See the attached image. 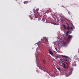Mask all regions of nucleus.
Listing matches in <instances>:
<instances>
[{
    "instance_id": "obj_1",
    "label": "nucleus",
    "mask_w": 79,
    "mask_h": 79,
    "mask_svg": "<svg viewBox=\"0 0 79 79\" xmlns=\"http://www.w3.org/2000/svg\"><path fill=\"white\" fill-rule=\"evenodd\" d=\"M62 64V65H64V67H65L66 68H69V64L66 62L64 63H62V64Z\"/></svg>"
},
{
    "instance_id": "obj_2",
    "label": "nucleus",
    "mask_w": 79,
    "mask_h": 79,
    "mask_svg": "<svg viewBox=\"0 0 79 79\" xmlns=\"http://www.w3.org/2000/svg\"><path fill=\"white\" fill-rule=\"evenodd\" d=\"M48 40L46 37H44V39L42 41V42L44 44H46L47 42H48Z\"/></svg>"
},
{
    "instance_id": "obj_3",
    "label": "nucleus",
    "mask_w": 79,
    "mask_h": 79,
    "mask_svg": "<svg viewBox=\"0 0 79 79\" xmlns=\"http://www.w3.org/2000/svg\"><path fill=\"white\" fill-rule=\"evenodd\" d=\"M62 60H63L65 61H68V60H67V59H60V60L59 61L60 62V64H62V62H61L62 61Z\"/></svg>"
},
{
    "instance_id": "obj_4",
    "label": "nucleus",
    "mask_w": 79,
    "mask_h": 79,
    "mask_svg": "<svg viewBox=\"0 0 79 79\" xmlns=\"http://www.w3.org/2000/svg\"><path fill=\"white\" fill-rule=\"evenodd\" d=\"M72 37V36L71 35H69V36L68 37V41H70V39H71Z\"/></svg>"
},
{
    "instance_id": "obj_5",
    "label": "nucleus",
    "mask_w": 79,
    "mask_h": 79,
    "mask_svg": "<svg viewBox=\"0 0 79 79\" xmlns=\"http://www.w3.org/2000/svg\"><path fill=\"white\" fill-rule=\"evenodd\" d=\"M70 32V34H71L72 32L70 31H68V32L66 33V35H68V34H69V32Z\"/></svg>"
},
{
    "instance_id": "obj_6",
    "label": "nucleus",
    "mask_w": 79,
    "mask_h": 79,
    "mask_svg": "<svg viewBox=\"0 0 79 79\" xmlns=\"http://www.w3.org/2000/svg\"><path fill=\"white\" fill-rule=\"evenodd\" d=\"M49 54H50V55H53V52H52V51H49Z\"/></svg>"
},
{
    "instance_id": "obj_7",
    "label": "nucleus",
    "mask_w": 79,
    "mask_h": 79,
    "mask_svg": "<svg viewBox=\"0 0 79 79\" xmlns=\"http://www.w3.org/2000/svg\"><path fill=\"white\" fill-rule=\"evenodd\" d=\"M62 57H63L65 58H69V57H68V56H63Z\"/></svg>"
},
{
    "instance_id": "obj_8",
    "label": "nucleus",
    "mask_w": 79,
    "mask_h": 79,
    "mask_svg": "<svg viewBox=\"0 0 79 79\" xmlns=\"http://www.w3.org/2000/svg\"><path fill=\"white\" fill-rule=\"evenodd\" d=\"M39 69H40L41 70H43L45 72V71H44V70H43L42 69V67H39Z\"/></svg>"
},
{
    "instance_id": "obj_9",
    "label": "nucleus",
    "mask_w": 79,
    "mask_h": 79,
    "mask_svg": "<svg viewBox=\"0 0 79 79\" xmlns=\"http://www.w3.org/2000/svg\"><path fill=\"white\" fill-rule=\"evenodd\" d=\"M50 23L52 24L53 25H56V23H52V22H51Z\"/></svg>"
},
{
    "instance_id": "obj_10",
    "label": "nucleus",
    "mask_w": 79,
    "mask_h": 79,
    "mask_svg": "<svg viewBox=\"0 0 79 79\" xmlns=\"http://www.w3.org/2000/svg\"><path fill=\"white\" fill-rule=\"evenodd\" d=\"M63 27H64V29H66V26H65V25H63Z\"/></svg>"
},
{
    "instance_id": "obj_11",
    "label": "nucleus",
    "mask_w": 79,
    "mask_h": 79,
    "mask_svg": "<svg viewBox=\"0 0 79 79\" xmlns=\"http://www.w3.org/2000/svg\"><path fill=\"white\" fill-rule=\"evenodd\" d=\"M70 73H69L68 74H66V76L68 77V76H70Z\"/></svg>"
},
{
    "instance_id": "obj_12",
    "label": "nucleus",
    "mask_w": 79,
    "mask_h": 79,
    "mask_svg": "<svg viewBox=\"0 0 79 79\" xmlns=\"http://www.w3.org/2000/svg\"><path fill=\"white\" fill-rule=\"evenodd\" d=\"M27 3H28V2H27V1H25L24 2V4H27Z\"/></svg>"
},
{
    "instance_id": "obj_13",
    "label": "nucleus",
    "mask_w": 79,
    "mask_h": 79,
    "mask_svg": "<svg viewBox=\"0 0 79 79\" xmlns=\"http://www.w3.org/2000/svg\"><path fill=\"white\" fill-rule=\"evenodd\" d=\"M57 69H58V70L60 71H60H61V70H60V69L59 68H57Z\"/></svg>"
},
{
    "instance_id": "obj_14",
    "label": "nucleus",
    "mask_w": 79,
    "mask_h": 79,
    "mask_svg": "<svg viewBox=\"0 0 79 79\" xmlns=\"http://www.w3.org/2000/svg\"><path fill=\"white\" fill-rule=\"evenodd\" d=\"M35 11H36L37 13V15H39V13H38V10H35Z\"/></svg>"
},
{
    "instance_id": "obj_15",
    "label": "nucleus",
    "mask_w": 79,
    "mask_h": 79,
    "mask_svg": "<svg viewBox=\"0 0 79 79\" xmlns=\"http://www.w3.org/2000/svg\"><path fill=\"white\" fill-rule=\"evenodd\" d=\"M43 62L44 63V64H45V62H46V60H43Z\"/></svg>"
},
{
    "instance_id": "obj_16",
    "label": "nucleus",
    "mask_w": 79,
    "mask_h": 79,
    "mask_svg": "<svg viewBox=\"0 0 79 79\" xmlns=\"http://www.w3.org/2000/svg\"><path fill=\"white\" fill-rule=\"evenodd\" d=\"M63 43L64 45H65V44H66V42H63Z\"/></svg>"
},
{
    "instance_id": "obj_17",
    "label": "nucleus",
    "mask_w": 79,
    "mask_h": 79,
    "mask_svg": "<svg viewBox=\"0 0 79 79\" xmlns=\"http://www.w3.org/2000/svg\"><path fill=\"white\" fill-rule=\"evenodd\" d=\"M70 70L71 71H73V68H70Z\"/></svg>"
},
{
    "instance_id": "obj_18",
    "label": "nucleus",
    "mask_w": 79,
    "mask_h": 79,
    "mask_svg": "<svg viewBox=\"0 0 79 79\" xmlns=\"http://www.w3.org/2000/svg\"><path fill=\"white\" fill-rule=\"evenodd\" d=\"M67 29H68V30H69L70 29V28H69V26H68V27H67Z\"/></svg>"
},
{
    "instance_id": "obj_19",
    "label": "nucleus",
    "mask_w": 79,
    "mask_h": 79,
    "mask_svg": "<svg viewBox=\"0 0 79 79\" xmlns=\"http://www.w3.org/2000/svg\"><path fill=\"white\" fill-rule=\"evenodd\" d=\"M77 60L79 61V58H78V57L77 58Z\"/></svg>"
},
{
    "instance_id": "obj_20",
    "label": "nucleus",
    "mask_w": 79,
    "mask_h": 79,
    "mask_svg": "<svg viewBox=\"0 0 79 79\" xmlns=\"http://www.w3.org/2000/svg\"><path fill=\"white\" fill-rule=\"evenodd\" d=\"M66 23V25H68V26H69V23Z\"/></svg>"
},
{
    "instance_id": "obj_21",
    "label": "nucleus",
    "mask_w": 79,
    "mask_h": 79,
    "mask_svg": "<svg viewBox=\"0 0 79 79\" xmlns=\"http://www.w3.org/2000/svg\"><path fill=\"white\" fill-rule=\"evenodd\" d=\"M70 29H71V30H73V28H72V27L70 28Z\"/></svg>"
},
{
    "instance_id": "obj_22",
    "label": "nucleus",
    "mask_w": 79,
    "mask_h": 79,
    "mask_svg": "<svg viewBox=\"0 0 79 79\" xmlns=\"http://www.w3.org/2000/svg\"><path fill=\"white\" fill-rule=\"evenodd\" d=\"M58 56H56V58H58Z\"/></svg>"
},
{
    "instance_id": "obj_23",
    "label": "nucleus",
    "mask_w": 79,
    "mask_h": 79,
    "mask_svg": "<svg viewBox=\"0 0 79 79\" xmlns=\"http://www.w3.org/2000/svg\"><path fill=\"white\" fill-rule=\"evenodd\" d=\"M53 65H54V66H55L54 64H53Z\"/></svg>"
},
{
    "instance_id": "obj_24",
    "label": "nucleus",
    "mask_w": 79,
    "mask_h": 79,
    "mask_svg": "<svg viewBox=\"0 0 79 79\" xmlns=\"http://www.w3.org/2000/svg\"><path fill=\"white\" fill-rule=\"evenodd\" d=\"M55 49H56V50H57V48H55Z\"/></svg>"
},
{
    "instance_id": "obj_25",
    "label": "nucleus",
    "mask_w": 79,
    "mask_h": 79,
    "mask_svg": "<svg viewBox=\"0 0 79 79\" xmlns=\"http://www.w3.org/2000/svg\"><path fill=\"white\" fill-rule=\"evenodd\" d=\"M38 15H37V17H38Z\"/></svg>"
},
{
    "instance_id": "obj_26",
    "label": "nucleus",
    "mask_w": 79,
    "mask_h": 79,
    "mask_svg": "<svg viewBox=\"0 0 79 79\" xmlns=\"http://www.w3.org/2000/svg\"><path fill=\"white\" fill-rule=\"evenodd\" d=\"M16 0V1H17V0Z\"/></svg>"
},
{
    "instance_id": "obj_27",
    "label": "nucleus",
    "mask_w": 79,
    "mask_h": 79,
    "mask_svg": "<svg viewBox=\"0 0 79 79\" xmlns=\"http://www.w3.org/2000/svg\"><path fill=\"white\" fill-rule=\"evenodd\" d=\"M44 68H45V66H44Z\"/></svg>"
}]
</instances>
